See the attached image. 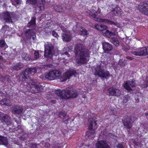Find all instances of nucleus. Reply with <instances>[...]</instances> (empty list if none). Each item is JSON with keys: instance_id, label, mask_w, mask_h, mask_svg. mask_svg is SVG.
I'll return each instance as SVG.
<instances>
[{"instance_id": "37", "label": "nucleus", "mask_w": 148, "mask_h": 148, "mask_svg": "<svg viewBox=\"0 0 148 148\" xmlns=\"http://www.w3.org/2000/svg\"><path fill=\"white\" fill-rule=\"evenodd\" d=\"M21 57L23 59L26 60L28 61L30 60L28 55L25 53H23L21 55Z\"/></svg>"}, {"instance_id": "53", "label": "nucleus", "mask_w": 148, "mask_h": 148, "mask_svg": "<svg viewBox=\"0 0 148 148\" xmlns=\"http://www.w3.org/2000/svg\"><path fill=\"white\" fill-rule=\"evenodd\" d=\"M126 59L130 60H132L133 59V58L131 57L127 56L126 57Z\"/></svg>"}, {"instance_id": "38", "label": "nucleus", "mask_w": 148, "mask_h": 148, "mask_svg": "<svg viewBox=\"0 0 148 148\" xmlns=\"http://www.w3.org/2000/svg\"><path fill=\"white\" fill-rule=\"evenodd\" d=\"M56 7H57V8H56L55 9L56 11L57 12H62L63 11V9H62V7H61L60 6L57 5Z\"/></svg>"}, {"instance_id": "34", "label": "nucleus", "mask_w": 148, "mask_h": 148, "mask_svg": "<svg viewBox=\"0 0 148 148\" xmlns=\"http://www.w3.org/2000/svg\"><path fill=\"white\" fill-rule=\"evenodd\" d=\"M114 13L116 16H120L121 14V11L119 8H117L114 9Z\"/></svg>"}, {"instance_id": "33", "label": "nucleus", "mask_w": 148, "mask_h": 148, "mask_svg": "<svg viewBox=\"0 0 148 148\" xmlns=\"http://www.w3.org/2000/svg\"><path fill=\"white\" fill-rule=\"evenodd\" d=\"M62 144L59 143L58 142L55 141L53 145L52 148H60Z\"/></svg>"}, {"instance_id": "10", "label": "nucleus", "mask_w": 148, "mask_h": 148, "mask_svg": "<svg viewBox=\"0 0 148 148\" xmlns=\"http://www.w3.org/2000/svg\"><path fill=\"white\" fill-rule=\"evenodd\" d=\"M94 74L98 75L100 77L107 78L110 76V73L108 71L102 70L100 68V66H97L95 69Z\"/></svg>"}, {"instance_id": "42", "label": "nucleus", "mask_w": 148, "mask_h": 148, "mask_svg": "<svg viewBox=\"0 0 148 148\" xmlns=\"http://www.w3.org/2000/svg\"><path fill=\"white\" fill-rule=\"evenodd\" d=\"M52 34L53 36L57 38H58L59 36L57 34V33L56 32L54 31H52Z\"/></svg>"}, {"instance_id": "7", "label": "nucleus", "mask_w": 148, "mask_h": 148, "mask_svg": "<svg viewBox=\"0 0 148 148\" xmlns=\"http://www.w3.org/2000/svg\"><path fill=\"white\" fill-rule=\"evenodd\" d=\"M36 72L37 69L36 68H28L23 72L20 78H22V80L24 82L26 79H28L30 76L34 75Z\"/></svg>"}, {"instance_id": "6", "label": "nucleus", "mask_w": 148, "mask_h": 148, "mask_svg": "<svg viewBox=\"0 0 148 148\" xmlns=\"http://www.w3.org/2000/svg\"><path fill=\"white\" fill-rule=\"evenodd\" d=\"M45 57L48 58V61L49 59H52L55 53L53 46L50 42H47L45 44Z\"/></svg>"}, {"instance_id": "59", "label": "nucleus", "mask_w": 148, "mask_h": 148, "mask_svg": "<svg viewBox=\"0 0 148 148\" xmlns=\"http://www.w3.org/2000/svg\"><path fill=\"white\" fill-rule=\"evenodd\" d=\"M3 77L2 75L0 74V79H3Z\"/></svg>"}, {"instance_id": "64", "label": "nucleus", "mask_w": 148, "mask_h": 148, "mask_svg": "<svg viewBox=\"0 0 148 148\" xmlns=\"http://www.w3.org/2000/svg\"><path fill=\"white\" fill-rule=\"evenodd\" d=\"M89 146V145H88V146H87V145H86V147H88Z\"/></svg>"}, {"instance_id": "47", "label": "nucleus", "mask_w": 148, "mask_h": 148, "mask_svg": "<svg viewBox=\"0 0 148 148\" xmlns=\"http://www.w3.org/2000/svg\"><path fill=\"white\" fill-rule=\"evenodd\" d=\"M112 24H113L119 27H120V24L119 23H115L112 21Z\"/></svg>"}, {"instance_id": "39", "label": "nucleus", "mask_w": 148, "mask_h": 148, "mask_svg": "<svg viewBox=\"0 0 148 148\" xmlns=\"http://www.w3.org/2000/svg\"><path fill=\"white\" fill-rule=\"evenodd\" d=\"M130 97L129 95H125L123 99L124 102H127L130 101Z\"/></svg>"}, {"instance_id": "40", "label": "nucleus", "mask_w": 148, "mask_h": 148, "mask_svg": "<svg viewBox=\"0 0 148 148\" xmlns=\"http://www.w3.org/2000/svg\"><path fill=\"white\" fill-rule=\"evenodd\" d=\"M5 43L4 40H0V47H3L5 46Z\"/></svg>"}, {"instance_id": "55", "label": "nucleus", "mask_w": 148, "mask_h": 148, "mask_svg": "<svg viewBox=\"0 0 148 148\" xmlns=\"http://www.w3.org/2000/svg\"><path fill=\"white\" fill-rule=\"evenodd\" d=\"M111 113L114 115H115L116 114V112H115L114 111V110H111Z\"/></svg>"}, {"instance_id": "35", "label": "nucleus", "mask_w": 148, "mask_h": 148, "mask_svg": "<svg viewBox=\"0 0 148 148\" xmlns=\"http://www.w3.org/2000/svg\"><path fill=\"white\" fill-rule=\"evenodd\" d=\"M141 86L143 88H145L148 86V77H147L145 80L143 84H141Z\"/></svg>"}, {"instance_id": "45", "label": "nucleus", "mask_w": 148, "mask_h": 148, "mask_svg": "<svg viewBox=\"0 0 148 148\" xmlns=\"http://www.w3.org/2000/svg\"><path fill=\"white\" fill-rule=\"evenodd\" d=\"M117 148H124L123 145L121 143L118 144L117 145Z\"/></svg>"}, {"instance_id": "31", "label": "nucleus", "mask_w": 148, "mask_h": 148, "mask_svg": "<svg viewBox=\"0 0 148 148\" xmlns=\"http://www.w3.org/2000/svg\"><path fill=\"white\" fill-rule=\"evenodd\" d=\"M110 41L116 47L119 45V41L117 38L115 37H114L110 39Z\"/></svg>"}, {"instance_id": "21", "label": "nucleus", "mask_w": 148, "mask_h": 148, "mask_svg": "<svg viewBox=\"0 0 148 148\" xmlns=\"http://www.w3.org/2000/svg\"><path fill=\"white\" fill-rule=\"evenodd\" d=\"M96 148H111L106 140L98 141L96 145Z\"/></svg>"}, {"instance_id": "46", "label": "nucleus", "mask_w": 148, "mask_h": 148, "mask_svg": "<svg viewBox=\"0 0 148 148\" xmlns=\"http://www.w3.org/2000/svg\"><path fill=\"white\" fill-rule=\"evenodd\" d=\"M3 103H0L1 104L3 105H5L8 106H10L11 105V104L10 103H8V102H2Z\"/></svg>"}, {"instance_id": "11", "label": "nucleus", "mask_w": 148, "mask_h": 148, "mask_svg": "<svg viewBox=\"0 0 148 148\" xmlns=\"http://www.w3.org/2000/svg\"><path fill=\"white\" fill-rule=\"evenodd\" d=\"M61 73L58 70H53L50 71L45 75V77L49 80H52L59 77Z\"/></svg>"}, {"instance_id": "57", "label": "nucleus", "mask_w": 148, "mask_h": 148, "mask_svg": "<svg viewBox=\"0 0 148 148\" xmlns=\"http://www.w3.org/2000/svg\"><path fill=\"white\" fill-rule=\"evenodd\" d=\"M146 48V50H147V52H146V54L147 55H148V46L145 47Z\"/></svg>"}, {"instance_id": "30", "label": "nucleus", "mask_w": 148, "mask_h": 148, "mask_svg": "<svg viewBox=\"0 0 148 148\" xmlns=\"http://www.w3.org/2000/svg\"><path fill=\"white\" fill-rule=\"evenodd\" d=\"M58 116L59 117L63 119L66 118L68 116L65 111H60L58 112Z\"/></svg>"}, {"instance_id": "29", "label": "nucleus", "mask_w": 148, "mask_h": 148, "mask_svg": "<svg viewBox=\"0 0 148 148\" xmlns=\"http://www.w3.org/2000/svg\"><path fill=\"white\" fill-rule=\"evenodd\" d=\"M42 87L40 83L37 82L34 89H32V90L34 91V93L38 92L40 91Z\"/></svg>"}, {"instance_id": "22", "label": "nucleus", "mask_w": 148, "mask_h": 148, "mask_svg": "<svg viewBox=\"0 0 148 148\" xmlns=\"http://www.w3.org/2000/svg\"><path fill=\"white\" fill-rule=\"evenodd\" d=\"M23 107L21 106H15L12 110V113L14 114H20L23 112Z\"/></svg>"}, {"instance_id": "26", "label": "nucleus", "mask_w": 148, "mask_h": 148, "mask_svg": "<svg viewBox=\"0 0 148 148\" xmlns=\"http://www.w3.org/2000/svg\"><path fill=\"white\" fill-rule=\"evenodd\" d=\"M107 28V27L106 26L98 24H96L94 26V28L98 31H101L103 33Z\"/></svg>"}, {"instance_id": "17", "label": "nucleus", "mask_w": 148, "mask_h": 148, "mask_svg": "<svg viewBox=\"0 0 148 148\" xmlns=\"http://www.w3.org/2000/svg\"><path fill=\"white\" fill-rule=\"evenodd\" d=\"M79 24H77L75 27H73V30L74 32H78L79 34L83 36H85L88 34V31L83 27H80L79 28L78 25Z\"/></svg>"}, {"instance_id": "58", "label": "nucleus", "mask_w": 148, "mask_h": 148, "mask_svg": "<svg viewBox=\"0 0 148 148\" xmlns=\"http://www.w3.org/2000/svg\"><path fill=\"white\" fill-rule=\"evenodd\" d=\"M66 145L64 144V145L63 146L62 145H61V147L60 148H66Z\"/></svg>"}, {"instance_id": "61", "label": "nucleus", "mask_w": 148, "mask_h": 148, "mask_svg": "<svg viewBox=\"0 0 148 148\" xmlns=\"http://www.w3.org/2000/svg\"><path fill=\"white\" fill-rule=\"evenodd\" d=\"M2 58H3V57L2 56H0V60H1V59H2Z\"/></svg>"}, {"instance_id": "27", "label": "nucleus", "mask_w": 148, "mask_h": 148, "mask_svg": "<svg viewBox=\"0 0 148 148\" xmlns=\"http://www.w3.org/2000/svg\"><path fill=\"white\" fill-rule=\"evenodd\" d=\"M8 139L6 137L0 136V145H7L8 144Z\"/></svg>"}, {"instance_id": "52", "label": "nucleus", "mask_w": 148, "mask_h": 148, "mask_svg": "<svg viewBox=\"0 0 148 148\" xmlns=\"http://www.w3.org/2000/svg\"><path fill=\"white\" fill-rule=\"evenodd\" d=\"M123 49L126 52L128 51L129 49V48L125 47H123Z\"/></svg>"}, {"instance_id": "56", "label": "nucleus", "mask_w": 148, "mask_h": 148, "mask_svg": "<svg viewBox=\"0 0 148 148\" xmlns=\"http://www.w3.org/2000/svg\"><path fill=\"white\" fill-rule=\"evenodd\" d=\"M46 66H47L49 68H51L52 66L51 64H47L46 65Z\"/></svg>"}, {"instance_id": "15", "label": "nucleus", "mask_w": 148, "mask_h": 148, "mask_svg": "<svg viewBox=\"0 0 148 148\" xmlns=\"http://www.w3.org/2000/svg\"><path fill=\"white\" fill-rule=\"evenodd\" d=\"M123 123L124 127L126 128L127 131L129 132L132 126V124L131 117L128 116H126L123 121Z\"/></svg>"}, {"instance_id": "51", "label": "nucleus", "mask_w": 148, "mask_h": 148, "mask_svg": "<svg viewBox=\"0 0 148 148\" xmlns=\"http://www.w3.org/2000/svg\"><path fill=\"white\" fill-rule=\"evenodd\" d=\"M16 3L18 4H19L21 3V0H14Z\"/></svg>"}, {"instance_id": "9", "label": "nucleus", "mask_w": 148, "mask_h": 148, "mask_svg": "<svg viewBox=\"0 0 148 148\" xmlns=\"http://www.w3.org/2000/svg\"><path fill=\"white\" fill-rule=\"evenodd\" d=\"M27 0V2L29 4L33 5L34 7L35 8L36 11L39 12L41 11L42 8H43V5L45 3L44 0Z\"/></svg>"}, {"instance_id": "48", "label": "nucleus", "mask_w": 148, "mask_h": 148, "mask_svg": "<svg viewBox=\"0 0 148 148\" xmlns=\"http://www.w3.org/2000/svg\"><path fill=\"white\" fill-rule=\"evenodd\" d=\"M67 119L66 120H65L63 121V122L65 123V124H67L68 122V121H69L70 118H69V117L68 116V117L67 118Z\"/></svg>"}, {"instance_id": "32", "label": "nucleus", "mask_w": 148, "mask_h": 148, "mask_svg": "<svg viewBox=\"0 0 148 148\" xmlns=\"http://www.w3.org/2000/svg\"><path fill=\"white\" fill-rule=\"evenodd\" d=\"M28 82L31 88V89H34L36 85V83L37 82H36L34 80L31 79L29 80Z\"/></svg>"}, {"instance_id": "23", "label": "nucleus", "mask_w": 148, "mask_h": 148, "mask_svg": "<svg viewBox=\"0 0 148 148\" xmlns=\"http://www.w3.org/2000/svg\"><path fill=\"white\" fill-rule=\"evenodd\" d=\"M103 48L105 52H108L113 49L112 45L110 44L104 42L102 43Z\"/></svg>"}, {"instance_id": "19", "label": "nucleus", "mask_w": 148, "mask_h": 148, "mask_svg": "<svg viewBox=\"0 0 148 148\" xmlns=\"http://www.w3.org/2000/svg\"><path fill=\"white\" fill-rule=\"evenodd\" d=\"M71 34L70 31L66 30L62 34V38L64 41L69 42L71 39Z\"/></svg>"}, {"instance_id": "5", "label": "nucleus", "mask_w": 148, "mask_h": 148, "mask_svg": "<svg viewBox=\"0 0 148 148\" xmlns=\"http://www.w3.org/2000/svg\"><path fill=\"white\" fill-rule=\"evenodd\" d=\"M89 130L86 133V135L90 138H94L95 136V129L98 127L97 123V118L94 117L89 118L88 120Z\"/></svg>"}, {"instance_id": "4", "label": "nucleus", "mask_w": 148, "mask_h": 148, "mask_svg": "<svg viewBox=\"0 0 148 148\" xmlns=\"http://www.w3.org/2000/svg\"><path fill=\"white\" fill-rule=\"evenodd\" d=\"M55 93L62 99L74 98L78 95V94L73 90H57L55 91Z\"/></svg>"}, {"instance_id": "2", "label": "nucleus", "mask_w": 148, "mask_h": 148, "mask_svg": "<svg viewBox=\"0 0 148 148\" xmlns=\"http://www.w3.org/2000/svg\"><path fill=\"white\" fill-rule=\"evenodd\" d=\"M36 17H32V20L27 24V26H25V28L27 27L29 29H27L25 31V34L28 38L32 39L33 40L35 39L36 36L35 32V29L36 28Z\"/></svg>"}, {"instance_id": "3", "label": "nucleus", "mask_w": 148, "mask_h": 148, "mask_svg": "<svg viewBox=\"0 0 148 148\" xmlns=\"http://www.w3.org/2000/svg\"><path fill=\"white\" fill-rule=\"evenodd\" d=\"M18 18V15L14 12H7L0 14V19L4 23H14Z\"/></svg>"}, {"instance_id": "54", "label": "nucleus", "mask_w": 148, "mask_h": 148, "mask_svg": "<svg viewBox=\"0 0 148 148\" xmlns=\"http://www.w3.org/2000/svg\"><path fill=\"white\" fill-rule=\"evenodd\" d=\"M63 55H66L68 57H69L70 55L69 54V53L67 52H66L63 53L62 54Z\"/></svg>"}, {"instance_id": "14", "label": "nucleus", "mask_w": 148, "mask_h": 148, "mask_svg": "<svg viewBox=\"0 0 148 148\" xmlns=\"http://www.w3.org/2000/svg\"><path fill=\"white\" fill-rule=\"evenodd\" d=\"M138 9L141 13L148 16V1L141 3L138 5Z\"/></svg>"}, {"instance_id": "1", "label": "nucleus", "mask_w": 148, "mask_h": 148, "mask_svg": "<svg viewBox=\"0 0 148 148\" xmlns=\"http://www.w3.org/2000/svg\"><path fill=\"white\" fill-rule=\"evenodd\" d=\"M74 50L75 55L79 57L77 60V63L81 64L86 63L89 60L88 50L82 43H77L75 46Z\"/></svg>"}, {"instance_id": "12", "label": "nucleus", "mask_w": 148, "mask_h": 148, "mask_svg": "<svg viewBox=\"0 0 148 148\" xmlns=\"http://www.w3.org/2000/svg\"><path fill=\"white\" fill-rule=\"evenodd\" d=\"M146 51V47H143L138 48L136 49H134L131 53L134 55L142 56H147Z\"/></svg>"}, {"instance_id": "44", "label": "nucleus", "mask_w": 148, "mask_h": 148, "mask_svg": "<svg viewBox=\"0 0 148 148\" xmlns=\"http://www.w3.org/2000/svg\"><path fill=\"white\" fill-rule=\"evenodd\" d=\"M59 27L63 31V32H64L65 31H66V30H67L65 28H64L63 26L61 25H60Z\"/></svg>"}, {"instance_id": "41", "label": "nucleus", "mask_w": 148, "mask_h": 148, "mask_svg": "<svg viewBox=\"0 0 148 148\" xmlns=\"http://www.w3.org/2000/svg\"><path fill=\"white\" fill-rule=\"evenodd\" d=\"M9 76L8 75H6L5 77H3V79H1V80H2L3 82L5 81H8L9 80Z\"/></svg>"}, {"instance_id": "36", "label": "nucleus", "mask_w": 148, "mask_h": 148, "mask_svg": "<svg viewBox=\"0 0 148 148\" xmlns=\"http://www.w3.org/2000/svg\"><path fill=\"white\" fill-rule=\"evenodd\" d=\"M126 64V61L122 59L120 60L118 63V64L122 67L124 66Z\"/></svg>"}, {"instance_id": "8", "label": "nucleus", "mask_w": 148, "mask_h": 148, "mask_svg": "<svg viewBox=\"0 0 148 148\" xmlns=\"http://www.w3.org/2000/svg\"><path fill=\"white\" fill-rule=\"evenodd\" d=\"M90 17L96 21L100 22H103L105 24H112V21L106 19L101 18L97 16L98 14L97 11L94 10H92L89 13Z\"/></svg>"}, {"instance_id": "43", "label": "nucleus", "mask_w": 148, "mask_h": 148, "mask_svg": "<svg viewBox=\"0 0 148 148\" xmlns=\"http://www.w3.org/2000/svg\"><path fill=\"white\" fill-rule=\"evenodd\" d=\"M35 58V59H37L39 56V52L38 51H35L34 53Z\"/></svg>"}, {"instance_id": "50", "label": "nucleus", "mask_w": 148, "mask_h": 148, "mask_svg": "<svg viewBox=\"0 0 148 148\" xmlns=\"http://www.w3.org/2000/svg\"><path fill=\"white\" fill-rule=\"evenodd\" d=\"M32 147H31V148H37V145L36 144H32Z\"/></svg>"}, {"instance_id": "13", "label": "nucleus", "mask_w": 148, "mask_h": 148, "mask_svg": "<svg viewBox=\"0 0 148 148\" xmlns=\"http://www.w3.org/2000/svg\"><path fill=\"white\" fill-rule=\"evenodd\" d=\"M136 85L135 80L133 79L132 80H129L126 81L124 83L123 86L128 91L132 92L133 89L132 88L135 87Z\"/></svg>"}, {"instance_id": "28", "label": "nucleus", "mask_w": 148, "mask_h": 148, "mask_svg": "<svg viewBox=\"0 0 148 148\" xmlns=\"http://www.w3.org/2000/svg\"><path fill=\"white\" fill-rule=\"evenodd\" d=\"M23 65L22 64L18 63L11 67V69L12 70L15 71H18L21 69L23 66Z\"/></svg>"}, {"instance_id": "62", "label": "nucleus", "mask_w": 148, "mask_h": 148, "mask_svg": "<svg viewBox=\"0 0 148 148\" xmlns=\"http://www.w3.org/2000/svg\"><path fill=\"white\" fill-rule=\"evenodd\" d=\"M24 130L23 129H21V131L23 132V131Z\"/></svg>"}, {"instance_id": "24", "label": "nucleus", "mask_w": 148, "mask_h": 148, "mask_svg": "<svg viewBox=\"0 0 148 148\" xmlns=\"http://www.w3.org/2000/svg\"><path fill=\"white\" fill-rule=\"evenodd\" d=\"M11 29L7 25L3 26L1 29V32L6 36L10 35V30Z\"/></svg>"}, {"instance_id": "63", "label": "nucleus", "mask_w": 148, "mask_h": 148, "mask_svg": "<svg viewBox=\"0 0 148 148\" xmlns=\"http://www.w3.org/2000/svg\"><path fill=\"white\" fill-rule=\"evenodd\" d=\"M8 101V99H6V100L5 101Z\"/></svg>"}, {"instance_id": "60", "label": "nucleus", "mask_w": 148, "mask_h": 148, "mask_svg": "<svg viewBox=\"0 0 148 148\" xmlns=\"http://www.w3.org/2000/svg\"><path fill=\"white\" fill-rule=\"evenodd\" d=\"M145 114L146 116L148 115V112H146V113H145Z\"/></svg>"}, {"instance_id": "18", "label": "nucleus", "mask_w": 148, "mask_h": 148, "mask_svg": "<svg viewBox=\"0 0 148 148\" xmlns=\"http://www.w3.org/2000/svg\"><path fill=\"white\" fill-rule=\"evenodd\" d=\"M0 120L4 123L7 125H10L11 123V119L10 117L8 115H4L0 113Z\"/></svg>"}, {"instance_id": "25", "label": "nucleus", "mask_w": 148, "mask_h": 148, "mask_svg": "<svg viewBox=\"0 0 148 148\" xmlns=\"http://www.w3.org/2000/svg\"><path fill=\"white\" fill-rule=\"evenodd\" d=\"M105 31V32H103V34L104 36L110 38V39L114 37H113L115 35V33L114 32H110L106 29Z\"/></svg>"}, {"instance_id": "49", "label": "nucleus", "mask_w": 148, "mask_h": 148, "mask_svg": "<svg viewBox=\"0 0 148 148\" xmlns=\"http://www.w3.org/2000/svg\"><path fill=\"white\" fill-rule=\"evenodd\" d=\"M50 145V144L47 142L46 143L45 145V148H48Z\"/></svg>"}, {"instance_id": "20", "label": "nucleus", "mask_w": 148, "mask_h": 148, "mask_svg": "<svg viewBox=\"0 0 148 148\" xmlns=\"http://www.w3.org/2000/svg\"><path fill=\"white\" fill-rule=\"evenodd\" d=\"M109 95L111 96H119L121 94L120 91L118 89L111 87L108 90Z\"/></svg>"}, {"instance_id": "16", "label": "nucleus", "mask_w": 148, "mask_h": 148, "mask_svg": "<svg viewBox=\"0 0 148 148\" xmlns=\"http://www.w3.org/2000/svg\"><path fill=\"white\" fill-rule=\"evenodd\" d=\"M76 73L74 70L69 71L64 73L60 78V79L62 82L65 81L69 78L74 75Z\"/></svg>"}]
</instances>
